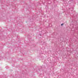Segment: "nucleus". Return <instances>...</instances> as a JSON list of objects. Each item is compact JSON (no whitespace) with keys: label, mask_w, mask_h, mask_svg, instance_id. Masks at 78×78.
<instances>
[{"label":"nucleus","mask_w":78,"mask_h":78,"mask_svg":"<svg viewBox=\"0 0 78 78\" xmlns=\"http://www.w3.org/2000/svg\"><path fill=\"white\" fill-rule=\"evenodd\" d=\"M63 24H61V25L62 26V25H63Z\"/></svg>","instance_id":"obj_1"}]
</instances>
